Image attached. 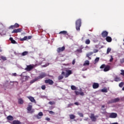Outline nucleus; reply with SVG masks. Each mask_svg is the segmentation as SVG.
I'll list each match as a JSON object with an SVG mask.
<instances>
[{
	"label": "nucleus",
	"mask_w": 124,
	"mask_h": 124,
	"mask_svg": "<svg viewBox=\"0 0 124 124\" xmlns=\"http://www.w3.org/2000/svg\"><path fill=\"white\" fill-rule=\"evenodd\" d=\"M81 23L82 22L80 19H78L76 21V29L77 31H80Z\"/></svg>",
	"instance_id": "f257e3e1"
},
{
	"label": "nucleus",
	"mask_w": 124,
	"mask_h": 124,
	"mask_svg": "<svg viewBox=\"0 0 124 124\" xmlns=\"http://www.w3.org/2000/svg\"><path fill=\"white\" fill-rule=\"evenodd\" d=\"M65 71L66 72V74L64 72H62V75H64L65 78H67V77H68L69 75H70L71 74H72V71L71 70H66Z\"/></svg>",
	"instance_id": "f03ea898"
},
{
	"label": "nucleus",
	"mask_w": 124,
	"mask_h": 124,
	"mask_svg": "<svg viewBox=\"0 0 124 124\" xmlns=\"http://www.w3.org/2000/svg\"><path fill=\"white\" fill-rule=\"evenodd\" d=\"M120 101V99L119 98H116L113 99L108 102V104H111L112 103H117Z\"/></svg>",
	"instance_id": "7ed1b4c3"
},
{
	"label": "nucleus",
	"mask_w": 124,
	"mask_h": 124,
	"mask_svg": "<svg viewBox=\"0 0 124 124\" xmlns=\"http://www.w3.org/2000/svg\"><path fill=\"white\" fill-rule=\"evenodd\" d=\"M34 67V65H31L30 64L29 65H27V67L25 68V70L26 71H31L32 69H33V68Z\"/></svg>",
	"instance_id": "20e7f679"
},
{
	"label": "nucleus",
	"mask_w": 124,
	"mask_h": 124,
	"mask_svg": "<svg viewBox=\"0 0 124 124\" xmlns=\"http://www.w3.org/2000/svg\"><path fill=\"white\" fill-rule=\"evenodd\" d=\"M47 76V75L45 73H42L41 74H40L39 76L36 77L38 80H40V79H43V78H45V77H46Z\"/></svg>",
	"instance_id": "39448f33"
},
{
	"label": "nucleus",
	"mask_w": 124,
	"mask_h": 124,
	"mask_svg": "<svg viewBox=\"0 0 124 124\" xmlns=\"http://www.w3.org/2000/svg\"><path fill=\"white\" fill-rule=\"evenodd\" d=\"M96 118H98V115L94 116V114L92 113L90 116V119H91L92 122H96Z\"/></svg>",
	"instance_id": "423d86ee"
},
{
	"label": "nucleus",
	"mask_w": 124,
	"mask_h": 124,
	"mask_svg": "<svg viewBox=\"0 0 124 124\" xmlns=\"http://www.w3.org/2000/svg\"><path fill=\"white\" fill-rule=\"evenodd\" d=\"M65 50V46H63L62 47H58L57 49V53H62V52H63Z\"/></svg>",
	"instance_id": "0eeeda50"
},
{
	"label": "nucleus",
	"mask_w": 124,
	"mask_h": 124,
	"mask_svg": "<svg viewBox=\"0 0 124 124\" xmlns=\"http://www.w3.org/2000/svg\"><path fill=\"white\" fill-rule=\"evenodd\" d=\"M118 117V114L116 113L112 112L109 114V118L111 119H115Z\"/></svg>",
	"instance_id": "6e6552de"
},
{
	"label": "nucleus",
	"mask_w": 124,
	"mask_h": 124,
	"mask_svg": "<svg viewBox=\"0 0 124 124\" xmlns=\"http://www.w3.org/2000/svg\"><path fill=\"white\" fill-rule=\"evenodd\" d=\"M46 84H48V85H52L54 84V81L52 79H46L45 81Z\"/></svg>",
	"instance_id": "1a4fd4ad"
},
{
	"label": "nucleus",
	"mask_w": 124,
	"mask_h": 124,
	"mask_svg": "<svg viewBox=\"0 0 124 124\" xmlns=\"http://www.w3.org/2000/svg\"><path fill=\"white\" fill-rule=\"evenodd\" d=\"M108 35V32L106 31H104L101 33V36H102V37H103V38H105V37H107Z\"/></svg>",
	"instance_id": "9d476101"
},
{
	"label": "nucleus",
	"mask_w": 124,
	"mask_h": 124,
	"mask_svg": "<svg viewBox=\"0 0 124 124\" xmlns=\"http://www.w3.org/2000/svg\"><path fill=\"white\" fill-rule=\"evenodd\" d=\"M20 27V25L18 23H16L14 25H12L9 27V29H12L13 30L14 29H17V28H19Z\"/></svg>",
	"instance_id": "9b49d317"
},
{
	"label": "nucleus",
	"mask_w": 124,
	"mask_h": 124,
	"mask_svg": "<svg viewBox=\"0 0 124 124\" xmlns=\"http://www.w3.org/2000/svg\"><path fill=\"white\" fill-rule=\"evenodd\" d=\"M22 31V29L19 28L17 29H15L12 31V33H17V32H21Z\"/></svg>",
	"instance_id": "f8f14e48"
},
{
	"label": "nucleus",
	"mask_w": 124,
	"mask_h": 124,
	"mask_svg": "<svg viewBox=\"0 0 124 124\" xmlns=\"http://www.w3.org/2000/svg\"><path fill=\"white\" fill-rule=\"evenodd\" d=\"M75 93H76V95H79V94L80 95H81V96L84 95V92H79L77 91H75Z\"/></svg>",
	"instance_id": "ddd939ff"
},
{
	"label": "nucleus",
	"mask_w": 124,
	"mask_h": 124,
	"mask_svg": "<svg viewBox=\"0 0 124 124\" xmlns=\"http://www.w3.org/2000/svg\"><path fill=\"white\" fill-rule=\"evenodd\" d=\"M111 68V67L109 65H107L104 69V71L105 72H107V71H109Z\"/></svg>",
	"instance_id": "4468645a"
},
{
	"label": "nucleus",
	"mask_w": 124,
	"mask_h": 124,
	"mask_svg": "<svg viewBox=\"0 0 124 124\" xmlns=\"http://www.w3.org/2000/svg\"><path fill=\"white\" fill-rule=\"evenodd\" d=\"M99 87V84L97 83H93V89H97Z\"/></svg>",
	"instance_id": "2eb2a0df"
},
{
	"label": "nucleus",
	"mask_w": 124,
	"mask_h": 124,
	"mask_svg": "<svg viewBox=\"0 0 124 124\" xmlns=\"http://www.w3.org/2000/svg\"><path fill=\"white\" fill-rule=\"evenodd\" d=\"M30 78V77L28 76H23L22 78V83H24V82H26V81H28L29 80V78Z\"/></svg>",
	"instance_id": "dca6fc26"
},
{
	"label": "nucleus",
	"mask_w": 124,
	"mask_h": 124,
	"mask_svg": "<svg viewBox=\"0 0 124 124\" xmlns=\"http://www.w3.org/2000/svg\"><path fill=\"white\" fill-rule=\"evenodd\" d=\"M59 34H63V35H68V33L67 31H63L59 32Z\"/></svg>",
	"instance_id": "f3484780"
},
{
	"label": "nucleus",
	"mask_w": 124,
	"mask_h": 124,
	"mask_svg": "<svg viewBox=\"0 0 124 124\" xmlns=\"http://www.w3.org/2000/svg\"><path fill=\"white\" fill-rule=\"evenodd\" d=\"M106 40L107 42H112V38L110 36L106 37Z\"/></svg>",
	"instance_id": "a211bd4d"
},
{
	"label": "nucleus",
	"mask_w": 124,
	"mask_h": 124,
	"mask_svg": "<svg viewBox=\"0 0 124 124\" xmlns=\"http://www.w3.org/2000/svg\"><path fill=\"white\" fill-rule=\"evenodd\" d=\"M10 40L11 43H12L13 44H17V42H16V41L14 40L13 38L10 37Z\"/></svg>",
	"instance_id": "6ab92c4d"
},
{
	"label": "nucleus",
	"mask_w": 124,
	"mask_h": 124,
	"mask_svg": "<svg viewBox=\"0 0 124 124\" xmlns=\"http://www.w3.org/2000/svg\"><path fill=\"white\" fill-rule=\"evenodd\" d=\"M18 104H24V100L22 99V98H20L18 99Z\"/></svg>",
	"instance_id": "aec40b11"
},
{
	"label": "nucleus",
	"mask_w": 124,
	"mask_h": 124,
	"mask_svg": "<svg viewBox=\"0 0 124 124\" xmlns=\"http://www.w3.org/2000/svg\"><path fill=\"white\" fill-rule=\"evenodd\" d=\"M7 119L8 121H13L14 120V118L11 115H9L7 117Z\"/></svg>",
	"instance_id": "412c9836"
},
{
	"label": "nucleus",
	"mask_w": 124,
	"mask_h": 124,
	"mask_svg": "<svg viewBox=\"0 0 124 124\" xmlns=\"http://www.w3.org/2000/svg\"><path fill=\"white\" fill-rule=\"evenodd\" d=\"M29 99H30V101L31 102H35V100L34 99V98H33L32 96H29L28 97Z\"/></svg>",
	"instance_id": "4be33fe9"
},
{
	"label": "nucleus",
	"mask_w": 124,
	"mask_h": 124,
	"mask_svg": "<svg viewBox=\"0 0 124 124\" xmlns=\"http://www.w3.org/2000/svg\"><path fill=\"white\" fill-rule=\"evenodd\" d=\"M12 124H21V122L18 120H14L13 121Z\"/></svg>",
	"instance_id": "5701e85b"
},
{
	"label": "nucleus",
	"mask_w": 124,
	"mask_h": 124,
	"mask_svg": "<svg viewBox=\"0 0 124 124\" xmlns=\"http://www.w3.org/2000/svg\"><path fill=\"white\" fill-rule=\"evenodd\" d=\"M84 66H86L87 65H90V61L87 60L85 61L84 64H83Z\"/></svg>",
	"instance_id": "b1692460"
},
{
	"label": "nucleus",
	"mask_w": 124,
	"mask_h": 124,
	"mask_svg": "<svg viewBox=\"0 0 124 124\" xmlns=\"http://www.w3.org/2000/svg\"><path fill=\"white\" fill-rule=\"evenodd\" d=\"M114 81L115 82H120V81H121V78L118 77H116L114 78Z\"/></svg>",
	"instance_id": "393cba45"
},
{
	"label": "nucleus",
	"mask_w": 124,
	"mask_h": 124,
	"mask_svg": "<svg viewBox=\"0 0 124 124\" xmlns=\"http://www.w3.org/2000/svg\"><path fill=\"white\" fill-rule=\"evenodd\" d=\"M31 109H32V105H29L27 107V110L29 112H31Z\"/></svg>",
	"instance_id": "a878e982"
},
{
	"label": "nucleus",
	"mask_w": 124,
	"mask_h": 124,
	"mask_svg": "<svg viewBox=\"0 0 124 124\" xmlns=\"http://www.w3.org/2000/svg\"><path fill=\"white\" fill-rule=\"evenodd\" d=\"M93 52H90L89 53H88L86 54V57L87 58H89L90 60H91L92 58H91V57H90V56H92V55H93Z\"/></svg>",
	"instance_id": "bb28decb"
},
{
	"label": "nucleus",
	"mask_w": 124,
	"mask_h": 124,
	"mask_svg": "<svg viewBox=\"0 0 124 124\" xmlns=\"http://www.w3.org/2000/svg\"><path fill=\"white\" fill-rule=\"evenodd\" d=\"M71 89L72 91H76V90H77V87L74 85H71Z\"/></svg>",
	"instance_id": "cd10ccee"
},
{
	"label": "nucleus",
	"mask_w": 124,
	"mask_h": 124,
	"mask_svg": "<svg viewBox=\"0 0 124 124\" xmlns=\"http://www.w3.org/2000/svg\"><path fill=\"white\" fill-rule=\"evenodd\" d=\"M36 81H38V79H37V78H36L34 79L31 80L30 81V83H31V84H33V83H34V82H36Z\"/></svg>",
	"instance_id": "c85d7f7f"
},
{
	"label": "nucleus",
	"mask_w": 124,
	"mask_h": 124,
	"mask_svg": "<svg viewBox=\"0 0 124 124\" xmlns=\"http://www.w3.org/2000/svg\"><path fill=\"white\" fill-rule=\"evenodd\" d=\"M101 92L102 93H108V90L106 88L101 89Z\"/></svg>",
	"instance_id": "c756f323"
},
{
	"label": "nucleus",
	"mask_w": 124,
	"mask_h": 124,
	"mask_svg": "<svg viewBox=\"0 0 124 124\" xmlns=\"http://www.w3.org/2000/svg\"><path fill=\"white\" fill-rule=\"evenodd\" d=\"M28 39V37L27 36H25L23 38H20V41H25V40H27Z\"/></svg>",
	"instance_id": "7c9ffc66"
},
{
	"label": "nucleus",
	"mask_w": 124,
	"mask_h": 124,
	"mask_svg": "<svg viewBox=\"0 0 124 124\" xmlns=\"http://www.w3.org/2000/svg\"><path fill=\"white\" fill-rule=\"evenodd\" d=\"M70 120H74L75 119V116L73 114H70L69 115Z\"/></svg>",
	"instance_id": "2f4dec72"
},
{
	"label": "nucleus",
	"mask_w": 124,
	"mask_h": 124,
	"mask_svg": "<svg viewBox=\"0 0 124 124\" xmlns=\"http://www.w3.org/2000/svg\"><path fill=\"white\" fill-rule=\"evenodd\" d=\"M111 50L112 49H111V48L108 47L107 48V54L108 55V54H109V53H110L111 52Z\"/></svg>",
	"instance_id": "473e14b6"
},
{
	"label": "nucleus",
	"mask_w": 124,
	"mask_h": 124,
	"mask_svg": "<svg viewBox=\"0 0 124 124\" xmlns=\"http://www.w3.org/2000/svg\"><path fill=\"white\" fill-rule=\"evenodd\" d=\"M90 43H91V40H90V39H87L85 41V44L89 45V44H90Z\"/></svg>",
	"instance_id": "72a5a7b5"
},
{
	"label": "nucleus",
	"mask_w": 124,
	"mask_h": 124,
	"mask_svg": "<svg viewBox=\"0 0 124 124\" xmlns=\"http://www.w3.org/2000/svg\"><path fill=\"white\" fill-rule=\"evenodd\" d=\"M124 82H122L119 83V86L120 87V88H123V87H124Z\"/></svg>",
	"instance_id": "f704fd0d"
},
{
	"label": "nucleus",
	"mask_w": 124,
	"mask_h": 124,
	"mask_svg": "<svg viewBox=\"0 0 124 124\" xmlns=\"http://www.w3.org/2000/svg\"><path fill=\"white\" fill-rule=\"evenodd\" d=\"M29 54V52L28 51H24L22 53V56H27Z\"/></svg>",
	"instance_id": "c9c22d12"
},
{
	"label": "nucleus",
	"mask_w": 124,
	"mask_h": 124,
	"mask_svg": "<svg viewBox=\"0 0 124 124\" xmlns=\"http://www.w3.org/2000/svg\"><path fill=\"white\" fill-rule=\"evenodd\" d=\"M99 62V58L97 57L95 60H94V62L95 63H96L97 62Z\"/></svg>",
	"instance_id": "e433bc0d"
},
{
	"label": "nucleus",
	"mask_w": 124,
	"mask_h": 124,
	"mask_svg": "<svg viewBox=\"0 0 124 124\" xmlns=\"http://www.w3.org/2000/svg\"><path fill=\"white\" fill-rule=\"evenodd\" d=\"M106 66V65H105V64H103L101 65V66L100 67V68L101 69H102L103 68H105V67Z\"/></svg>",
	"instance_id": "4c0bfd02"
},
{
	"label": "nucleus",
	"mask_w": 124,
	"mask_h": 124,
	"mask_svg": "<svg viewBox=\"0 0 124 124\" xmlns=\"http://www.w3.org/2000/svg\"><path fill=\"white\" fill-rule=\"evenodd\" d=\"M63 79V76L60 75L58 77V79L59 80H62Z\"/></svg>",
	"instance_id": "58836bf2"
},
{
	"label": "nucleus",
	"mask_w": 124,
	"mask_h": 124,
	"mask_svg": "<svg viewBox=\"0 0 124 124\" xmlns=\"http://www.w3.org/2000/svg\"><path fill=\"white\" fill-rule=\"evenodd\" d=\"M78 116H79V117H84V114H83V113L78 112Z\"/></svg>",
	"instance_id": "ea45409f"
},
{
	"label": "nucleus",
	"mask_w": 124,
	"mask_h": 124,
	"mask_svg": "<svg viewBox=\"0 0 124 124\" xmlns=\"http://www.w3.org/2000/svg\"><path fill=\"white\" fill-rule=\"evenodd\" d=\"M113 60H114V58H113V56L110 55V59L109 60L110 62H113Z\"/></svg>",
	"instance_id": "a19ab883"
},
{
	"label": "nucleus",
	"mask_w": 124,
	"mask_h": 124,
	"mask_svg": "<svg viewBox=\"0 0 124 124\" xmlns=\"http://www.w3.org/2000/svg\"><path fill=\"white\" fill-rule=\"evenodd\" d=\"M104 108H105V105H103L101 107V109L102 110H103V111H105V110H106V109H104Z\"/></svg>",
	"instance_id": "79ce46f5"
},
{
	"label": "nucleus",
	"mask_w": 124,
	"mask_h": 124,
	"mask_svg": "<svg viewBox=\"0 0 124 124\" xmlns=\"http://www.w3.org/2000/svg\"><path fill=\"white\" fill-rule=\"evenodd\" d=\"M49 113L50 115H55V112L52 110L49 111Z\"/></svg>",
	"instance_id": "37998d69"
},
{
	"label": "nucleus",
	"mask_w": 124,
	"mask_h": 124,
	"mask_svg": "<svg viewBox=\"0 0 124 124\" xmlns=\"http://www.w3.org/2000/svg\"><path fill=\"white\" fill-rule=\"evenodd\" d=\"M121 73H120L121 75H122V76H124V70H121Z\"/></svg>",
	"instance_id": "c03bdc74"
},
{
	"label": "nucleus",
	"mask_w": 124,
	"mask_h": 124,
	"mask_svg": "<svg viewBox=\"0 0 124 124\" xmlns=\"http://www.w3.org/2000/svg\"><path fill=\"white\" fill-rule=\"evenodd\" d=\"M41 89L42 90H45V89H46V86H45V85H42L41 86Z\"/></svg>",
	"instance_id": "a18cd8bd"
},
{
	"label": "nucleus",
	"mask_w": 124,
	"mask_h": 124,
	"mask_svg": "<svg viewBox=\"0 0 124 124\" xmlns=\"http://www.w3.org/2000/svg\"><path fill=\"white\" fill-rule=\"evenodd\" d=\"M124 58L120 59V63H124Z\"/></svg>",
	"instance_id": "49530a36"
},
{
	"label": "nucleus",
	"mask_w": 124,
	"mask_h": 124,
	"mask_svg": "<svg viewBox=\"0 0 124 124\" xmlns=\"http://www.w3.org/2000/svg\"><path fill=\"white\" fill-rule=\"evenodd\" d=\"M1 60H2L3 61H6V57H5L2 56V57H1Z\"/></svg>",
	"instance_id": "de8ad7c7"
},
{
	"label": "nucleus",
	"mask_w": 124,
	"mask_h": 124,
	"mask_svg": "<svg viewBox=\"0 0 124 124\" xmlns=\"http://www.w3.org/2000/svg\"><path fill=\"white\" fill-rule=\"evenodd\" d=\"M101 113L103 115H105V116H106L107 115V112H106V111L101 112Z\"/></svg>",
	"instance_id": "09e8293b"
},
{
	"label": "nucleus",
	"mask_w": 124,
	"mask_h": 124,
	"mask_svg": "<svg viewBox=\"0 0 124 124\" xmlns=\"http://www.w3.org/2000/svg\"><path fill=\"white\" fill-rule=\"evenodd\" d=\"M38 116H40V117H41L42 116H43V113L42 112H40L38 113Z\"/></svg>",
	"instance_id": "8fccbe9b"
},
{
	"label": "nucleus",
	"mask_w": 124,
	"mask_h": 124,
	"mask_svg": "<svg viewBox=\"0 0 124 124\" xmlns=\"http://www.w3.org/2000/svg\"><path fill=\"white\" fill-rule=\"evenodd\" d=\"M77 52H78V53H82V50L79 48V49L77 50Z\"/></svg>",
	"instance_id": "3c124183"
},
{
	"label": "nucleus",
	"mask_w": 124,
	"mask_h": 124,
	"mask_svg": "<svg viewBox=\"0 0 124 124\" xmlns=\"http://www.w3.org/2000/svg\"><path fill=\"white\" fill-rule=\"evenodd\" d=\"M97 52H98V50H97V49L93 50V53H97Z\"/></svg>",
	"instance_id": "603ef678"
},
{
	"label": "nucleus",
	"mask_w": 124,
	"mask_h": 124,
	"mask_svg": "<svg viewBox=\"0 0 124 124\" xmlns=\"http://www.w3.org/2000/svg\"><path fill=\"white\" fill-rule=\"evenodd\" d=\"M72 64H75V59H74L73 60Z\"/></svg>",
	"instance_id": "864d4df0"
},
{
	"label": "nucleus",
	"mask_w": 124,
	"mask_h": 124,
	"mask_svg": "<svg viewBox=\"0 0 124 124\" xmlns=\"http://www.w3.org/2000/svg\"><path fill=\"white\" fill-rule=\"evenodd\" d=\"M13 76H15V77L17 76V74L16 73H13Z\"/></svg>",
	"instance_id": "5fc2aeb1"
},
{
	"label": "nucleus",
	"mask_w": 124,
	"mask_h": 124,
	"mask_svg": "<svg viewBox=\"0 0 124 124\" xmlns=\"http://www.w3.org/2000/svg\"><path fill=\"white\" fill-rule=\"evenodd\" d=\"M49 104H50V105H53V104H54V103L50 101V102H49Z\"/></svg>",
	"instance_id": "6e6d98bb"
},
{
	"label": "nucleus",
	"mask_w": 124,
	"mask_h": 124,
	"mask_svg": "<svg viewBox=\"0 0 124 124\" xmlns=\"http://www.w3.org/2000/svg\"><path fill=\"white\" fill-rule=\"evenodd\" d=\"M46 121H50V118H48V117H46Z\"/></svg>",
	"instance_id": "4d7b16f0"
},
{
	"label": "nucleus",
	"mask_w": 124,
	"mask_h": 124,
	"mask_svg": "<svg viewBox=\"0 0 124 124\" xmlns=\"http://www.w3.org/2000/svg\"><path fill=\"white\" fill-rule=\"evenodd\" d=\"M83 48H84V47H83V46H80L79 49H80L82 50V49Z\"/></svg>",
	"instance_id": "13d9d810"
},
{
	"label": "nucleus",
	"mask_w": 124,
	"mask_h": 124,
	"mask_svg": "<svg viewBox=\"0 0 124 124\" xmlns=\"http://www.w3.org/2000/svg\"><path fill=\"white\" fill-rule=\"evenodd\" d=\"M75 105L78 106V105H79V103H78V102H75Z\"/></svg>",
	"instance_id": "bf43d9fd"
},
{
	"label": "nucleus",
	"mask_w": 124,
	"mask_h": 124,
	"mask_svg": "<svg viewBox=\"0 0 124 124\" xmlns=\"http://www.w3.org/2000/svg\"><path fill=\"white\" fill-rule=\"evenodd\" d=\"M28 39H31V36H28Z\"/></svg>",
	"instance_id": "052dcab7"
},
{
	"label": "nucleus",
	"mask_w": 124,
	"mask_h": 124,
	"mask_svg": "<svg viewBox=\"0 0 124 124\" xmlns=\"http://www.w3.org/2000/svg\"><path fill=\"white\" fill-rule=\"evenodd\" d=\"M43 67H46L47 66L46 65H44V66H43Z\"/></svg>",
	"instance_id": "680f3d73"
},
{
	"label": "nucleus",
	"mask_w": 124,
	"mask_h": 124,
	"mask_svg": "<svg viewBox=\"0 0 124 124\" xmlns=\"http://www.w3.org/2000/svg\"><path fill=\"white\" fill-rule=\"evenodd\" d=\"M37 118H38V119H41V117H38V116H37Z\"/></svg>",
	"instance_id": "e2e57ef3"
},
{
	"label": "nucleus",
	"mask_w": 124,
	"mask_h": 124,
	"mask_svg": "<svg viewBox=\"0 0 124 124\" xmlns=\"http://www.w3.org/2000/svg\"><path fill=\"white\" fill-rule=\"evenodd\" d=\"M33 112H34V111L33 110V111H31V113H33Z\"/></svg>",
	"instance_id": "0e129e2a"
},
{
	"label": "nucleus",
	"mask_w": 124,
	"mask_h": 124,
	"mask_svg": "<svg viewBox=\"0 0 124 124\" xmlns=\"http://www.w3.org/2000/svg\"><path fill=\"white\" fill-rule=\"evenodd\" d=\"M0 52H1V50H0Z\"/></svg>",
	"instance_id": "69168bd1"
},
{
	"label": "nucleus",
	"mask_w": 124,
	"mask_h": 124,
	"mask_svg": "<svg viewBox=\"0 0 124 124\" xmlns=\"http://www.w3.org/2000/svg\"><path fill=\"white\" fill-rule=\"evenodd\" d=\"M80 92L81 91V90H80Z\"/></svg>",
	"instance_id": "338daca9"
}]
</instances>
